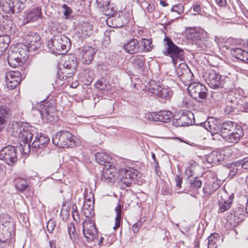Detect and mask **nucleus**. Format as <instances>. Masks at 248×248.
<instances>
[{"label": "nucleus", "mask_w": 248, "mask_h": 248, "mask_svg": "<svg viewBox=\"0 0 248 248\" xmlns=\"http://www.w3.org/2000/svg\"><path fill=\"white\" fill-rule=\"evenodd\" d=\"M11 129L13 136L20 140V145L25 154L29 152L31 147L42 149L49 142V138L47 136L41 134L39 136H36L31 144L33 136V127L31 126H25L21 123H15L12 124Z\"/></svg>", "instance_id": "nucleus-1"}, {"label": "nucleus", "mask_w": 248, "mask_h": 248, "mask_svg": "<svg viewBox=\"0 0 248 248\" xmlns=\"http://www.w3.org/2000/svg\"><path fill=\"white\" fill-rule=\"evenodd\" d=\"M112 157L109 156V182L114 183L117 179L120 187L124 189L132 186L135 180L140 177V172L133 168H126L118 170L115 166L110 164Z\"/></svg>", "instance_id": "nucleus-2"}, {"label": "nucleus", "mask_w": 248, "mask_h": 248, "mask_svg": "<svg viewBox=\"0 0 248 248\" xmlns=\"http://www.w3.org/2000/svg\"><path fill=\"white\" fill-rule=\"evenodd\" d=\"M47 46L53 53L62 54L71 47V44L69 38L63 34L54 35L48 41Z\"/></svg>", "instance_id": "nucleus-3"}, {"label": "nucleus", "mask_w": 248, "mask_h": 248, "mask_svg": "<svg viewBox=\"0 0 248 248\" xmlns=\"http://www.w3.org/2000/svg\"><path fill=\"white\" fill-rule=\"evenodd\" d=\"M37 108L44 121L50 123L56 120L57 114L53 100L41 101L37 104Z\"/></svg>", "instance_id": "nucleus-4"}, {"label": "nucleus", "mask_w": 248, "mask_h": 248, "mask_svg": "<svg viewBox=\"0 0 248 248\" xmlns=\"http://www.w3.org/2000/svg\"><path fill=\"white\" fill-rule=\"evenodd\" d=\"M163 43L165 47L164 54L171 57L174 64H176L177 60L183 61V50L175 45L170 38L165 36Z\"/></svg>", "instance_id": "nucleus-5"}, {"label": "nucleus", "mask_w": 248, "mask_h": 248, "mask_svg": "<svg viewBox=\"0 0 248 248\" xmlns=\"http://www.w3.org/2000/svg\"><path fill=\"white\" fill-rule=\"evenodd\" d=\"M28 58V50L26 48L10 49L8 53L7 61L12 67H16L25 62Z\"/></svg>", "instance_id": "nucleus-6"}, {"label": "nucleus", "mask_w": 248, "mask_h": 248, "mask_svg": "<svg viewBox=\"0 0 248 248\" xmlns=\"http://www.w3.org/2000/svg\"><path fill=\"white\" fill-rule=\"evenodd\" d=\"M185 34L188 40L192 41L201 49L206 47L208 34L204 30L197 31L195 28L187 27L186 29Z\"/></svg>", "instance_id": "nucleus-7"}, {"label": "nucleus", "mask_w": 248, "mask_h": 248, "mask_svg": "<svg viewBox=\"0 0 248 248\" xmlns=\"http://www.w3.org/2000/svg\"><path fill=\"white\" fill-rule=\"evenodd\" d=\"M54 145L61 148H68L76 145L73 135L68 131H61L57 133L52 139Z\"/></svg>", "instance_id": "nucleus-8"}, {"label": "nucleus", "mask_w": 248, "mask_h": 248, "mask_svg": "<svg viewBox=\"0 0 248 248\" xmlns=\"http://www.w3.org/2000/svg\"><path fill=\"white\" fill-rule=\"evenodd\" d=\"M27 0H0V8L5 13L15 14L25 8Z\"/></svg>", "instance_id": "nucleus-9"}, {"label": "nucleus", "mask_w": 248, "mask_h": 248, "mask_svg": "<svg viewBox=\"0 0 248 248\" xmlns=\"http://www.w3.org/2000/svg\"><path fill=\"white\" fill-rule=\"evenodd\" d=\"M83 233L88 242L98 240V232L95 224L94 218L84 219L82 222Z\"/></svg>", "instance_id": "nucleus-10"}, {"label": "nucleus", "mask_w": 248, "mask_h": 248, "mask_svg": "<svg viewBox=\"0 0 248 248\" xmlns=\"http://www.w3.org/2000/svg\"><path fill=\"white\" fill-rule=\"evenodd\" d=\"M148 90L149 93L166 100L170 98L172 94L170 88L157 83L154 80L150 82Z\"/></svg>", "instance_id": "nucleus-11"}, {"label": "nucleus", "mask_w": 248, "mask_h": 248, "mask_svg": "<svg viewBox=\"0 0 248 248\" xmlns=\"http://www.w3.org/2000/svg\"><path fill=\"white\" fill-rule=\"evenodd\" d=\"M204 77L206 82L209 86L214 89L223 88L226 82V78L220 75L214 70H209L206 72Z\"/></svg>", "instance_id": "nucleus-12"}, {"label": "nucleus", "mask_w": 248, "mask_h": 248, "mask_svg": "<svg viewBox=\"0 0 248 248\" xmlns=\"http://www.w3.org/2000/svg\"><path fill=\"white\" fill-rule=\"evenodd\" d=\"M188 92L192 97L199 102H202L207 95V89L200 83L193 82L188 87Z\"/></svg>", "instance_id": "nucleus-13"}, {"label": "nucleus", "mask_w": 248, "mask_h": 248, "mask_svg": "<svg viewBox=\"0 0 248 248\" xmlns=\"http://www.w3.org/2000/svg\"><path fill=\"white\" fill-rule=\"evenodd\" d=\"M0 159L3 160L9 165H13L17 160L16 148L8 145L0 151Z\"/></svg>", "instance_id": "nucleus-14"}, {"label": "nucleus", "mask_w": 248, "mask_h": 248, "mask_svg": "<svg viewBox=\"0 0 248 248\" xmlns=\"http://www.w3.org/2000/svg\"><path fill=\"white\" fill-rule=\"evenodd\" d=\"M172 117V114L170 111H161L158 112L151 113L146 114L144 117V121L145 122L159 121L163 123H167L171 120Z\"/></svg>", "instance_id": "nucleus-15"}, {"label": "nucleus", "mask_w": 248, "mask_h": 248, "mask_svg": "<svg viewBox=\"0 0 248 248\" xmlns=\"http://www.w3.org/2000/svg\"><path fill=\"white\" fill-rule=\"evenodd\" d=\"M234 199V194L228 195L226 191L220 194L218 199V213H223L229 210L232 206Z\"/></svg>", "instance_id": "nucleus-16"}, {"label": "nucleus", "mask_w": 248, "mask_h": 248, "mask_svg": "<svg viewBox=\"0 0 248 248\" xmlns=\"http://www.w3.org/2000/svg\"><path fill=\"white\" fill-rule=\"evenodd\" d=\"M21 80V75L19 71H10L6 74L5 81L7 88L13 90Z\"/></svg>", "instance_id": "nucleus-17"}, {"label": "nucleus", "mask_w": 248, "mask_h": 248, "mask_svg": "<svg viewBox=\"0 0 248 248\" xmlns=\"http://www.w3.org/2000/svg\"><path fill=\"white\" fill-rule=\"evenodd\" d=\"M25 43L26 45L24 48H26L27 50V49H29L30 50L35 51L40 46V37L38 34L32 33L25 37Z\"/></svg>", "instance_id": "nucleus-18"}, {"label": "nucleus", "mask_w": 248, "mask_h": 248, "mask_svg": "<svg viewBox=\"0 0 248 248\" xmlns=\"http://www.w3.org/2000/svg\"><path fill=\"white\" fill-rule=\"evenodd\" d=\"M201 124L205 129L209 131L212 135L217 134L221 127L219 122L214 117L208 118L207 120L205 122L202 123Z\"/></svg>", "instance_id": "nucleus-19"}, {"label": "nucleus", "mask_w": 248, "mask_h": 248, "mask_svg": "<svg viewBox=\"0 0 248 248\" xmlns=\"http://www.w3.org/2000/svg\"><path fill=\"white\" fill-rule=\"evenodd\" d=\"M228 135L224 136V140L228 143H236L243 136L244 131L241 126L238 125Z\"/></svg>", "instance_id": "nucleus-20"}, {"label": "nucleus", "mask_w": 248, "mask_h": 248, "mask_svg": "<svg viewBox=\"0 0 248 248\" xmlns=\"http://www.w3.org/2000/svg\"><path fill=\"white\" fill-rule=\"evenodd\" d=\"M96 51L92 46H84L80 51L79 57L83 63L89 64L93 60Z\"/></svg>", "instance_id": "nucleus-21"}, {"label": "nucleus", "mask_w": 248, "mask_h": 248, "mask_svg": "<svg viewBox=\"0 0 248 248\" xmlns=\"http://www.w3.org/2000/svg\"><path fill=\"white\" fill-rule=\"evenodd\" d=\"M42 9L39 7H34L27 12L23 19V23L26 24L30 22H33L41 18Z\"/></svg>", "instance_id": "nucleus-22"}, {"label": "nucleus", "mask_w": 248, "mask_h": 248, "mask_svg": "<svg viewBox=\"0 0 248 248\" xmlns=\"http://www.w3.org/2000/svg\"><path fill=\"white\" fill-rule=\"evenodd\" d=\"M126 52L130 54H134L140 52L139 41L134 38L130 39L124 43L123 46Z\"/></svg>", "instance_id": "nucleus-23"}, {"label": "nucleus", "mask_w": 248, "mask_h": 248, "mask_svg": "<svg viewBox=\"0 0 248 248\" xmlns=\"http://www.w3.org/2000/svg\"><path fill=\"white\" fill-rule=\"evenodd\" d=\"M78 65L76 60H72L71 62L65 63L63 65V72H62V80H66L71 78L73 75L74 70Z\"/></svg>", "instance_id": "nucleus-24"}, {"label": "nucleus", "mask_w": 248, "mask_h": 248, "mask_svg": "<svg viewBox=\"0 0 248 248\" xmlns=\"http://www.w3.org/2000/svg\"><path fill=\"white\" fill-rule=\"evenodd\" d=\"M238 124L230 121L224 122L221 124L220 129L219 132L220 136L223 138L224 136L228 135L229 133L233 130Z\"/></svg>", "instance_id": "nucleus-25"}, {"label": "nucleus", "mask_w": 248, "mask_h": 248, "mask_svg": "<svg viewBox=\"0 0 248 248\" xmlns=\"http://www.w3.org/2000/svg\"><path fill=\"white\" fill-rule=\"evenodd\" d=\"M82 212L86 217L85 219L94 218V203L90 202H84L82 206Z\"/></svg>", "instance_id": "nucleus-26"}, {"label": "nucleus", "mask_w": 248, "mask_h": 248, "mask_svg": "<svg viewBox=\"0 0 248 248\" xmlns=\"http://www.w3.org/2000/svg\"><path fill=\"white\" fill-rule=\"evenodd\" d=\"M235 102L229 101L227 102L226 107L224 108V113L227 115L234 114L237 111H240V108H243V104L239 103L237 105Z\"/></svg>", "instance_id": "nucleus-27"}, {"label": "nucleus", "mask_w": 248, "mask_h": 248, "mask_svg": "<svg viewBox=\"0 0 248 248\" xmlns=\"http://www.w3.org/2000/svg\"><path fill=\"white\" fill-rule=\"evenodd\" d=\"M11 113L10 108L6 105H0V131L4 127L6 117Z\"/></svg>", "instance_id": "nucleus-28"}, {"label": "nucleus", "mask_w": 248, "mask_h": 248, "mask_svg": "<svg viewBox=\"0 0 248 248\" xmlns=\"http://www.w3.org/2000/svg\"><path fill=\"white\" fill-rule=\"evenodd\" d=\"M233 213H231V219H232L235 222H239L244 218V206H239L237 207L234 211H232Z\"/></svg>", "instance_id": "nucleus-29"}, {"label": "nucleus", "mask_w": 248, "mask_h": 248, "mask_svg": "<svg viewBox=\"0 0 248 248\" xmlns=\"http://www.w3.org/2000/svg\"><path fill=\"white\" fill-rule=\"evenodd\" d=\"M131 62L134 67L142 70L144 67L145 59L142 55H138L132 59Z\"/></svg>", "instance_id": "nucleus-30"}, {"label": "nucleus", "mask_w": 248, "mask_h": 248, "mask_svg": "<svg viewBox=\"0 0 248 248\" xmlns=\"http://www.w3.org/2000/svg\"><path fill=\"white\" fill-rule=\"evenodd\" d=\"M140 52L150 51L152 49V40L150 39L142 38L139 41Z\"/></svg>", "instance_id": "nucleus-31"}, {"label": "nucleus", "mask_w": 248, "mask_h": 248, "mask_svg": "<svg viewBox=\"0 0 248 248\" xmlns=\"http://www.w3.org/2000/svg\"><path fill=\"white\" fill-rule=\"evenodd\" d=\"M95 157L97 163L104 166H108V155L107 153H97L95 154Z\"/></svg>", "instance_id": "nucleus-32"}, {"label": "nucleus", "mask_w": 248, "mask_h": 248, "mask_svg": "<svg viewBox=\"0 0 248 248\" xmlns=\"http://www.w3.org/2000/svg\"><path fill=\"white\" fill-rule=\"evenodd\" d=\"M100 11L105 16H108V1L107 0H96Z\"/></svg>", "instance_id": "nucleus-33"}, {"label": "nucleus", "mask_w": 248, "mask_h": 248, "mask_svg": "<svg viewBox=\"0 0 248 248\" xmlns=\"http://www.w3.org/2000/svg\"><path fill=\"white\" fill-rule=\"evenodd\" d=\"M194 75L191 70H189L188 72L184 73V75L179 77L180 80L185 85H189L193 80Z\"/></svg>", "instance_id": "nucleus-34"}, {"label": "nucleus", "mask_w": 248, "mask_h": 248, "mask_svg": "<svg viewBox=\"0 0 248 248\" xmlns=\"http://www.w3.org/2000/svg\"><path fill=\"white\" fill-rule=\"evenodd\" d=\"M115 211L116 213V217L115 218V225L113 226V229L116 230L120 227L121 224L122 206L120 204H118L115 207Z\"/></svg>", "instance_id": "nucleus-35"}, {"label": "nucleus", "mask_w": 248, "mask_h": 248, "mask_svg": "<svg viewBox=\"0 0 248 248\" xmlns=\"http://www.w3.org/2000/svg\"><path fill=\"white\" fill-rule=\"evenodd\" d=\"M221 160L220 154L216 151H213L207 156V160L209 163H216Z\"/></svg>", "instance_id": "nucleus-36"}, {"label": "nucleus", "mask_w": 248, "mask_h": 248, "mask_svg": "<svg viewBox=\"0 0 248 248\" xmlns=\"http://www.w3.org/2000/svg\"><path fill=\"white\" fill-rule=\"evenodd\" d=\"M16 187L19 191H23L27 189L28 183L26 180L22 178H18L15 180Z\"/></svg>", "instance_id": "nucleus-37"}, {"label": "nucleus", "mask_w": 248, "mask_h": 248, "mask_svg": "<svg viewBox=\"0 0 248 248\" xmlns=\"http://www.w3.org/2000/svg\"><path fill=\"white\" fill-rule=\"evenodd\" d=\"M92 25L88 22H84L81 25V31L84 36H89L92 31Z\"/></svg>", "instance_id": "nucleus-38"}, {"label": "nucleus", "mask_w": 248, "mask_h": 248, "mask_svg": "<svg viewBox=\"0 0 248 248\" xmlns=\"http://www.w3.org/2000/svg\"><path fill=\"white\" fill-rule=\"evenodd\" d=\"M190 116H192L194 117L192 113H190L188 116V117L186 116H183L180 117L179 120L178 124L180 126H188L189 125H191L192 122L191 119H189V118Z\"/></svg>", "instance_id": "nucleus-39"}, {"label": "nucleus", "mask_w": 248, "mask_h": 248, "mask_svg": "<svg viewBox=\"0 0 248 248\" xmlns=\"http://www.w3.org/2000/svg\"><path fill=\"white\" fill-rule=\"evenodd\" d=\"M10 42V38L8 35L0 36V47L2 50H4L8 48Z\"/></svg>", "instance_id": "nucleus-40"}, {"label": "nucleus", "mask_w": 248, "mask_h": 248, "mask_svg": "<svg viewBox=\"0 0 248 248\" xmlns=\"http://www.w3.org/2000/svg\"><path fill=\"white\" fill-rule=\"evenodd\" d=\"M49 28L51 31L52 33L60 32L62 31L60 24L56 20L52 21L49 25Z\"/></svg>", "instance_id": "nucleus-41"}, {"label": "nucleus", "mask_w": 248, "mask_h": 248, "mask_svg": "<svg viewBox=\"0 0 248 248\" xmlns=\"http://www.w3.org/2000/svg\"><path fill=\"white\" fill-rule=\"evenodd\" d=\"M189 70H190V69L187 65L185 63H180L176 69V73L178 77H179L182 75H184V73L188 72Z\"/></svg>", "instance_id": "nucleus-42"}, {"label": "nucleus", "mask_w": 248, "mask_h": 248, "mask_svg": "<svg viewBox=\"0 0 248 248\" xmlns=\"http://www.w3.org/2000/svg\"><path fill=\"white\" fill-rule=\"evenodd\" d=\"M61 11L64 16V18L65 19L70 18L72 13V10L71 8L65 4H63L62 6Z\"/></svg>", "instance_id": "nucleus-43"}, {"label": "nucleus", "mask_w": 248, "mask_h": 248, "mask_svg": "<svg viewBox=\"0 0 248 248\" xmlns=\"http://www.w3.org/2000/svg\"><path fill=\"white\" fill-rule=\"evenodd\" d=\"M108 81L103 78L99 79L95 83V87L101 90H105Z\"/></svg>", "instance_id": "nucleus-44"}, {"label": "nucleus", "mask_w": 248, "mask_h": 248, "mask_svg": "<svg viewBox=\"0 0 248 248\" xmlns=\"http://www.w3.org/2000/svg\"><path fill=\"white\" fill-rule=\"evenodd\" d=\"M204 197H209L214 192V189L212 188L211 186L209 184L205 185L202 189Z\"/></svg>", "instance_id": "nucleus-45"}, {"label": "nucleus", "mask_w": 248, "mask_h": 248, "mask_svg": "<svg viewBox=\"0 0 248 248\" xmlns=\"http://www.w3.org/2000/svg\"><path fill=\"white\" fill-rule=\"evenodd\" d=\"M234 165L237 167L241 166L245 170L248 169V158H245L235 162Z\"/></svg>", "instance_id": "nucleus-46"}, {"label": "nucleus", "mask_w": 248, "mask_h": 248, "mask_svg": "<svg viewBox=\"0 0 248 248\" xmlns=\"http://www.w3.org/2000/svg\"><path fill=\"white\" fill-rule=\"evenodd\" d=\"M202 185V182L197 178L190 180V187L193 189H197L200 188Z\"/></svg>", "instance_id": "nucleus-47"}, {"label": "nucleus", "mask_w": 248, "mask_h": 248, "mask_svg": "<svg viewBox=\"0 0 248 248\" xmlns=\"http://www.w3.org/2000/svg\"><path fill=\"white\" fill-rule=\"evenodd\" d=\"M108 168L107 167V166H104L103 173L101 176V180L107 183H108Z\"/></svg>", "instance_id": "nucleus-48"}, {"label": "nucleus", "mask_w": 248, "mask_h": 248, "mask_svg": "<svg viewBox=\"0 0 248 248\" xmlns=\"http://www.w3.org/2000/svg\"><path fill=\"white\" fill-rule=\"evenodd\" d=\"M68 232L70 237L71 239L75 238L76 237L75 234V229L74 225L73 223H70L68 226Z\"/></svg>", "instance_id": "nucleus-49"}, {"label": "nucleus", "mask_w": 248, "mask_h": 248, "mask_svg": "<svg viewBox=\"0 0 248 248\" xmlns=\"http://www.w3.org/2000/svg\"><path fill=\"white\" fill-rule=\"evenodd\" d=\"M56 226V224L54 220L50 219L47 223L46 225V229L47 231L50 232L52 233V232L54 231L55 228Z\"/></svg>", "instance_id": "nucleus-50"}, {"label": "nucleus", "mask_w": 248, "mask_h": 248, "mask_svg": "<svg viewBox=\"0 0 248 248\" xmlns=\"http://www.w3.org/2000/svg\"><path fill=\"white\" fill-rule=\"evenodd\" d=\"M171 11L172 12H176L178 14H180L183 11V6L181 4L173 5L171 8Z\"/></svg>", "instance_id": "nucleus-51"}, {"label": "nucleus", "mask_w": 248, "mask_h": 248, "mask_svg": "<svg viewBox=\"0 0 248 248\" xmlns=\"http://www.w3.org/2000/svg\"><path fill=\"white\" fill-rule=\"evenodd\" d=\"M212 98L216 102L221 100L223 98V94L221 93L213 92L212 94Z\"/></svg>", "instance_id": "nucleus-52"}, {"label": "nucleus", "mask_w": 248, "mask_h": 248, "mask_svg": "<svg viewBox=\"0 0 248 248\" xmlns=\"http://www.w3.org/2000/svg\"><path fill=\"white\" fill-rule=\"evenodd\" d=\"M94 203V195L92 192H90L89 193H87L84 197V202H90Z\"/></svg>", "instance_id": "nucleus-53"}, {"label": "nucleus", "mask_w": 248, "mask_h": 248, "mask_svg": "<svg viewBox=\"0 0 248 248\" xmlns=\"http://www.w3.org/2000/svg\"><path fill=\"white\" fill-rule=\"evenodd\" d=\"M175 181L177 186L181 187L183 181V178L180 177L179 175H176L175 177Z\"/></svg>", "instance_id": "nucleus-54"}, {"label": "nucleus", "mask_w": 248, "mask_h": 248, "mask_svg": "<svg viewBox=\"0 0 248 248\" xmlns=\"http://www.w3.org/2000/svg\"><path fill=\"white\" fill-rule=\"evenodd\" d=\"M208 240V248H217V242L213 241L212 239Z\"/></svg>", "instance_id": "nucleus-55"}, {"label": "nucleus", "mask_w": 248, "mask_h": 248, "mask_svg": "<svg viewBox=\"0 0 248 248\" xmlns=\"http://www.w3.org/2000/svg\"><path fill=\"white\" fill-rule=\"evenodd\" d=\"M215 2L220 7H224L227 4L226 0H215Z\"/></svg>", "instance_id": "nucleus-56"}, {"label": "nucleus", "mask_w": 248, "mask_h": 248, "mask_svg": "<svg viewBox=\"0 0 248 248\" xmlns=\"http://www.w3.org/2000/svg\"><path fill=\"white\" fill-rule=\"evenodd\" d=\"M219 235L217 233H213L208 237V240L212 239L213 241L217 242V238H218Z\"/></svg>", "instance_id": "nucleus-57"}, {"label": "nucleus", "mask_w": 248, "mask_h": 248, "mask_svg": "<svg viewBox=\"0 0 248 248\" xmlns=\"http://www.w3.org/2000/svg\"><path fill=\"white\" fill-rule=\"evenodd\" d=\"M186 174L188 177H190L193 175V168L191 166L188 167L186 170Z\"/></svg>", "instance_id": "nucleus-58"}, {"label": "nucleus", "mask_w": 248, "mask_h": 248, "mask_svg": "<svg viewBox=\"0 0 248 248\" xmlns=\"http://www.w3.org/2000/svg\"><path fill=\"white\" fill-rule=\"evenodd\" d=\"M5 232L6 233V235L5 236H3V239H2L1 238H0L3 242L10 240L11 237V234L9 232Z\"/></svg>", "instance_id": "nucleus-59"}, {"label": "nucleus", "mask_w": 248, "mask_h": 248, "mask_svg": "<svg viewBox=\"0 0 248 248\" xmlns=\"http://www.w3.org/2000/svg\"><path fill=\"white\" fill-rule=\"evenodd\" d=\"M73 218L75 220L78 221L79 219V216L78 211H73L72 213Z\"/></svg>", "instance_id": "nucleus-60"}, {"label": "nucleus", "mask_w": 248, "mask_h": 248, "mask_svg": "<svg viewBox=\"0 0 248 248\" xmlns=\"http://www.w3.org/2000/svg\"><path fill=\"white\" fill-rule=\"evenodd\" d=\"M240 111L248 112V101H246L245 104H243V108H240Z\"/></svg>", "instance_id": "nucleus-61"}, {"label": "nucleus", "mask_w": 248, "mask_h": 248, "mask_svg": "<svg viewBox=\"0 0 248 248\" xmlns=\"http://www.w3.org/2000/svg\"><path fill=\"white\" fill-rule=\"evenodd\" d=\"M188 104L189 99L186 97H185L182 101V105L184 106V107L187 108Z\"/></svg>", "instance_id": "nucleus-62"}, {"label": "nucleus", "mask_w": 248, "mask_h": 248, "mask_svg": "<svg viewBox=\"0 0 248 248\" xmlns=\"http://www.w3.org/2000/svg\"><path fill=\"white\" fill-rule=\"evenodd\" d=\"M193 10L197 14H199L201 12V7L198 4H195L193 6Z\"/></svg>", "instance_id": "nucleus-63"}, {"label": "nucleus", "mask_w": 248, "mask_h": 248, "mask_svg": "<svg viewBox=\"0 0 248 248\" xmlns=\"http://www.w3.org/2000/svg\"><path fill=\"white\" fill-rule=\"evenodd\" d=\"M139 229V225L138 223H135L133 225L132 231L134 233H137Z\"/></svg>", "instance_id": "nucleus-64"}]
</instances>
